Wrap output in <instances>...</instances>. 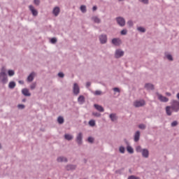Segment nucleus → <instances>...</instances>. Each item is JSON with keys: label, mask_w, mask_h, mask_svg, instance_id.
<instances>
[{"label": "nucleus", "mask_w": 179, "mask_h": 179, "mask_svg": "<svg viewBox=\"0 0 179 179\" xmlns=\"http://www.w3.org/2000/svg\"><path fill=\"white\" fill-rule=\"evenodd\" d=\"M171 106H166V113L167 115H171L173 113V111L174 113H178L179 111V101L173 100L171 103Z\"/></svg>", "instance_id": "1"}, {"label": "nucleus", "mask_w": 179, "mask_h": 179, "mask_svg": "<svg viewBox=\"0 0 179 179\" xmlns=\"http://www.w3.org/2000/svg\"><path fill=\"white\" fill-rule=\"evenodd\" d=\"M0 82H1V83H8V76H6V69L5 67L1 69L0 73Z\"/></svg>", "instance_id": "2"}, {"label": "nucleus", "mask_w": 179, "mask_h": 179, "mask_svg": "<svg viewBox=\"0 0 179 179\" xmlns=\"http://www.w3.org/2000/svg\"><path fill=\"white\" fill-rule=\"evenodd\" d=\"M146 103L145 102V100H140V101H136L134 103V107H143Z\"/></svg>", "instance_id": "3"}, {"label": "nucleus", "mask_w": 179, "mask_h": 179, "mask_svg": "<svg viewBox=\"0 0 179 179\" xmlns=\"http://www.w3.org/2000/svg\"><path fill=\"white\" fill-rule=\"evenodd\" d=\"M157 96H158L159 100L162 101L163 103H167V101H169V98L164 96L159 93H157Z\"/></svg>", "instance_id": "4"}, {"label": "nucleus", "mask_w": 179, "mask_h": 179, "mask_svg": "<svg viewBox=\"0 0 179 179\" xmlns=\"http://www.w3.org/2000/svg\"><path fill=\"white\" fill-rule=\"evenodd\" d=\"M73 92L74 94H76V95L79 94L80 90L79 88V85H78L77 83H74Z\"/></svg>", "instance_id": "5"}, {"label": "nucleus", "mask_w": 179, "mask_h": 179, "mask_svg": "<svg viewBox=\"0 0 179 179\" xmlns=\"http://www.w3.org/2000/svg\"><path fill=\"white\" fill-rule=\"evenodd\" d=\"M124 56V51L121 50H117L115 53V58H121V57Z\"/></svg>", "instance_id": "6"}, {"label": "nucleus", "mask_w": 179, "mask_h": 179, "mask_svg": "<svg viewBox=\"0 0 179 179\" xmlns=\"http://www.w3.org/2000/svg\"><path fill=\"white\" fill-rule=\"evenodd\" d=\"M117 22L122 27L125 26V20L122 17H117Z\"/></svg>", "instance_id": "7"}, {"label": "nucleus", "mask_w": 179, "mask_h": 179, "mask_svg": "<svg viewBox=\"0 0 179 179\" xmlns=\"http://www.w3.org/2000/svg\"><path fill=\"white\" fill-rule=\"evenodd\" d=\"M99 40L101 44H106V43H107V36L101 35V36H99Z\"/></svg>", "instance_id": "8"}, {"label": "nucleus", "mask_w": 179, "mask_h": 179, "mask_svg": "<svg viewBox=\"0 0 179 179\" xmlns=\"http://www.w3.org/2000/svg\"><path fill=\"white\" fill-rule=\"evenodd\" d=\"M29 10H31L33 16H37L38 15V12H37V10L34 9L33 6H29Z\"/></svg>", "instance_id": "9"}, {"label": "nucleus", "mask_w": 179, "mask_h": 179, "mask_svg": "<svg viewBox=\"0 0 179 179\" xmlns=\"http://www.w3.org/2000/svg\"><path fill=\"white\" fill-rule=\"evenodd\" d=\"M82 138H83L82 133H79L76 138V142L77 143H78V145H82Z\"/></svg>", "instance_id": "10"}, {"label": "nucleus", "mask_w": 179, "mask_h": 179, "mask_svg": "<svg viewBox=\"0 0 179 179\" xmlns=\"http://www.w3.org/2000/svg\"><path fill=\"white\" fill-rule=\"evenodd\" d=\"M34 76H36V73H34V72L31 73L27 78V82H33Z\"/></svg>", "instance_id": "11"}, {"label": "nucleus", "mask_w": 179, "mask_h": 179, "mask_svg": "<svg viewBox=\"0 0 179 179\" xmlns=\"http://www.w3.org/2000/svg\"><path fill=\"white\" fill-rule=\"evenodd\" d=\"M141 152L143 157H149V150H148L147 149H143Z\"/></svg>", "instance_id": "12"}, {"label": "nucleus", "mask_w": 179, "mask_h": 179, "mask_svg": "<svg viewBox=\"0 0 179 179\" xmlns=\"http://www.w3.org/2000/svg\"><path fill=\"white\" fill-rule=\"evenodd\" d=\"M112 43L114 45H120V44H121V40L120 38H113Z\"/></svg>", "instance_id": "13"}, {"label": "nucleus", "mask_w": 179, "mask_h": 179, "mask_svg": "<svg viewBox=\"0 0 179 179\" xmlns=\"http://www.w3.org/2000/svg\"><path fill=\"white\" fill-rule=\"evenodd\" d=\"M22 94H24V96H31V94H30V92H29V90H27L26 88L23 89L22 90Z\"/></svg>", "instance_id": "14"}, {"label": "nucleus", "mask_w": 179, "mask_h": 179, "mask_svg": "<svg viewBox=\"0 0 179 179\" xmlns=\"http://www.w3.org/2000/svg\"><path fill=\"white\" fill-rule=\"evenodd\" d=\"M94 107L98 111H100V113H103L104 111V108L100 105L94 104Z\"/></svg>", "instance_id": "15"}, {"label": "nucleus", "mask_w": 179, "mask_h": 179, "mask_svg": "<svg viewBox=\"0 0 179 179\" xmlns=\"http://www.w3.org/2000/svg\"><path fill=\"white\" fill-rule=\"evenodd\" d=\"M140 136H141V132H139V131H136L135 135H134L135 142H138V141H139Z\"/></svg>", "instance_id": "16"}, {"label": "nucleus", "mask_w": 179, "mask_h": 179, "mask_svg": "<svg viewBox=\"0 0 179 179\" xmlns=\"http://www.w3.org/2000/svg\"><path fill=\"white\" fill-rule=\"evenodd\" d=\"M145 87L147 90H153L155 89V87L152 84H145Z\"/></svg>", "instance_id": "17"}, {"label": "nucleus", "mask_w": 179, "mask_h": 179, "mask_svg": "<svg viewBox=\"0 0 179 179\" xmlns=\"http://www.w3.org/2000/svg\"><path fill=\"white\" fill-rule=\"evenodd\" d=\"M78 101L80 104H83V103H85V96L80 95L78 99Z\"/></svg>", "instance_id": "18"}, {"label": "nucleus", "mask_w": 179, "mask_h": 179, "mask_svg": "<svg viewBox=\"0 0 179 179\" xmlns=\"http://www.w3.org/2000/svg\"><path fill=\"white\" fill-rule=\"evenodd\" d=\"M53 15H55V16H57V15H59V7H55L53 9Z\"/></svg>", "instance_id": "19"}, {"label": "nucleus", "mask_w": 179, "mask_h": 179, "mask_svg": "<svg viewBox=\"0 0 179 179\" xmlns=\"http://www.w3.org/2000/svg\"><path fill=\"white\" fill-rule=\"evenodd\" d=\"M15 86H16V83L15 82L12 81L9 83L8 87L10 89H15Z\"/></svg>", "instance_id": "20"}, {"label": "nucleus", "mask_w": 179, "mask_h": 179, "mask_svg": "<svg viewBox=\"0 0 179 179\" xmlns=\"http://www.w3.org/2000/svg\"><path fill=\"white\" fill-rule=\"evenodd\" d=\"M64 138L67 141H71V139H73V136H72V135L70 134H65Z\"/></svg>", "instance_id": "21"}, {"label": "nucleus", "mask_w": 179, "mask_h": 179, "mask_svg": "<svg viewBox=\"0 0 179 179\" xmlns=\"http://www.w3.org/2000/svg\"><path fill=\"white\" fill-rule=\"evenodd\" d=\"M92 20L93 22H94V23H100L101 20H100V18L94 16V17H92Z\"/></svg>", "instance_id": "22"}, {"label": "nucleus", "mask_w": 179, "mask_h": 179, "mask_svg": "<svg viewBox=\"0 0 179 179\" xmlns=\"http://www.w3.org/2000/svg\"><path fill=\"white\" fill-rule=\"evenodd\" d=\"M57 162H68V160L66 159V158L64 157H59L57 158Z\"/></svg>", "instance_id": "23"}, {"label": "nucleus", "mask_w": 179, "mask_h": 179, "mask_svg": "<svg viewBox=\"0 0 179 179\" xmlns=\"http://www.w3.org/2000/svg\"><path fill=\"white\" fill-rule=\"evenodd\" d=\"M110 118L111 121H117V116L115 115V114H110Z\"/></svg>", "instance_id": "24"}, {"label": "nucleus", "mask_w": 179, "mask_h": 179, "mask_svg": "<svg viewBox=\"0 0 179 179\" xmlns=\"http://www.w3.org/2000/svg\"><path fill=\"white\" fill-rule=\"evenodd\" d=\"M66 169L67 170H75L76 166L75 165H68Z\"/></svg>", "instance_id": "25"}, {"label": "nucleus", "mask_w": 179, "mask_h": 179, "mask_svg": "<svg viewBox=\"0 0 179 179\" xmlns=\"http://www.w3.org/2000/svg\"><path fill=\"white\" fill-rule=\"evenodd\" d=\"M127 150L129 153H134V148L129 145L127 146Z\"/></svg>", "instance_id": "26"}, {"label": "nucleus", "mask_w": 179, "mask_h": 179, "mask_svg": "<svg viewBox=\"0 0 179 179\" xmlns=\"http://www.w3.org/2000/svg\"><path fill=\"white\" fill-rule=\"evenodd\" d=\"M89 125L90 127H94V125H96V122L94 120H91L89 121Z\"/></svg>", "instance_id": "27"}, {"label": "nucleus", "mask_w": 179, "mask_h": 179, "mask_svg": "<svg viewBox=\"0 0 179 179\" xmlns=\"http://www.w3.org/2000/svg\"><path fill=\"white\" fill-rule=\"evenodd\" d=\"M57 122H58L59 124H64V117L59 116V117L57 118Z\"/></svg>", "instance_id": "28"}, {"label": "nucleus", "mask_w": 179, "mask_h": 179, "mask_svg": "<svg viewBox=\"0 0 179 179\" xmlns=\"http://www.w3.org/2000/svg\"><path fill=\"white\" fill-rule=\"evenodd\" d=\"M80 10L83 12V13H85V12H86V6H81Z\"/></svg>", "instance_id": "29"}, {"label": "nucleus", "mask_w": 179, "mask_h": 179, "mask_svg": "<svg viewBox=\"0 0 179 179\" xmlns=\"http://www.w3.org/2000/svg\"><path fill=\"white\" fill-rule=\"evenodd\" d=\"M137 29L138 30V31H141V33H145V28L142 27H138Z\"/></svg>", "instance_id": "30"}, {"label": "nucleus", "mask_w": 179, "mask_h": 179, "mask_svg": "<svg viewBox=\"0 0 179 179\" xmlns=\"http://www.w3.org/2000/svg\"><path fill=\"white\" fill-rule=\"evenodd\" d=\"M8 73V76H13V75H15V71L13 70H9Z\"/></svg>", "instance_id": "31"}, {"label": "nucleus", "mask_w": 179, "mask_h": 179, "mask_svg": "<svg viewBox=\"0 0 179 179\" xmlns=\"http://www.w3.org/2000/svg\"><path fill=\"white\" fill-rule=\"evenodd\" d=\"M119 150L120 153H125V148L124 147H120Z\"/></svg>", "instance_id": "32"}, {"label": "nucleus", "mask_w": 179, "mask_h": 179, "mask_svg": "<svg viewBox=\"0 0 179 179\" xmlns=\"http://www.w3.org/2000/svg\"><path fill=\"white\" fill-rule=\"evenodd\" d=\"M138 128H140V129H145V128H146V126L143 124H141L138 126Z\"/></svg>", "instance_id": "33"}, {"label": "nucleus", "mask_w": 179, "mask_h": 179, "mask_svg": "<svg viewBox=\"0 0 179 179\" xmlns=\"http://www.w3.org/2000/svg\"><path fill=\"white\" fill-rule=\"evenodd\" d=\"M50 42L52 43V44H55V43H57V38H51Z\"/></svg>", "instance_id": "34"}, {"label": "nucleus", "mask_w": 179, "mask_h": 179, "mask_svg": "<svg viewBox=\"0 0 179 179\" xmlns=\"http://www.w3.org/2000/svg\"><path fill=\"white\" fill-rule=\"evenodd\" d=\"M166 58H167L169 61H173V57L171 56V55H166Z\"/></svg>", "instance_id": "35"}, {"label": "nucleus", "mask_w": 179, "mask_h": 179, "mask_svg": "<svg viewBox=\"0 0 179 179\" xmlns=\"http://www.w3.org/2000/svg\"><path fill=\"white\" fill-rule=\"evenodd\" d=\"M136 152H142V148L141 146H137L136 148Z\"/></svg>", "instance_id": "36"}, {"label": "nucleus", "mask_w": 179, "mask_h": 179, "mask_svg": "<svg viewBox=\"0 0 179 179\" xmlns=\"http://www.w3.org/2000/svg\"><path fill=\"white\" fill-rule=\"evenodd\" d=\"M94 141V138H93L92 137L88 138V142H90V143H93Z\"/></svg>", "instance_id": "37"}, {"label": "nucleus", "mask_w": 179, "mask_h": 179, "mask_svg": "<svg viewBox=\"0 0 179 179\" xmlns=\"http://www.w3.org/2000/svg\"><path fill=\"white\" fill-rule=\"evenodd\" d=\"M178 122L177 121H174L171 123V127H176L178 125Z\"/></svg>", "instance_id": "38"}, {"label": "nucleus", "mask_w": 179, "mask_h": 179, "mask_svg": "<svg viewBox=\"0 0 179 179\" xmlns=\"http://www.w3.org/2000/svg\"><path fill=\"white\" fill-rule=\"evenodd\" d=\"M121 34L122 36H125V34H127V30L126 29H123L121 31Z\"/></svg>", "instance_id": "39"}, {"label": "nucleus", "mask_w": 179, "mask_h": 179, "mask_svg": "<svg viewBox=\"0 0 179 179\" xmlns=\"http://www.w3.org/2000/svg\"><path fill=\"white\" fill-rule=\"evenodd\" d=\"M31 90H34V89H36V83H33L31 86H30Z\"/></svg>", "instance_id": "40"}, {"label": "nucleus", "mask_w": 179, "mask_h": 179, "mask_svg": "<svg viewBox=\"0 0 179 179\" xmlns=\"http://www.w3.org/2000/svg\"><path fill=\"white\" fill-rule=\"evenodd\" d=\"M94 94L96 96H100V94H101V91H95Z\"/></svg>", "instance_id": "41"}, {"label": "nucleus", "mask_w": 179, "mask_h": 179, "mask_svg": "<svg viewBox=\"0 0 179 179\" xmlns=\"http://www.w3.org/2000/svg\"><path fill=\"white\" fill-rule=\"evenodd\" d=\"M140 2H143V3H148V0H139Z\"/></svg>", "instance_id": "42"}, {"label": "nucleus", "mask_w": 179, "mask_h": 179, "mask_svg": "<svg viewBox=\"0 0 179 179\" xmlns=\"http://www.w3.org/2000/svg\"><path fill=\"white\" fill-rule=\"evenodd\" d=\"M58 76H59V78H64V73H58Z\"/></svg>", "instance_id": "43"}, {"label": "nucleus", "mask_w": 179, "mask_h": 179, "mask_svg": "<svg viewBox=\"0 0 179 179\" xmlns=\"http://www.w3.org/2000/svg\"><path fill=\"white\" fill-rule=\"evenodd\" d=\"M34 3H35V5H39L40 0H34Z\"/></svg>", "instance_id": "44"}, {"label": "nucleus", "mask_w": 179, "mask_h": 179, "mask_svg": "<svg viewBox=\"0 0 179 179\" xmlns=\"http://www.w3.org/2000/svg\"><path fill=\"white\" fill-rule=\"evenodd\" d=\"M113 90H114V92H117V93H120V89L119 88L115 87V88H113Z\"/></svg>", "instance_id": "45"}, {"label": "nucleus", "mask_w": 179, "mask_h": 179, "mask_svg": "<svg viewBox=\"0 0 179 179\" xmlns=\"http://www.w3.org/2000/svg\"><path fill=\"white\" fill-rule=\"evenodd\" d=\"M127 24H129V26H132L134 24V23L132 22V21H129L127 22Z\"/></svg>", "instance_id": "46"}, {"label": "nucleus", "mask_w": 179, "mask_h": 179, "mask_svg": "<svg viewBox=\"0 0 179 179\" xmlns=\"http://www.w3.org/2000/svg\"><path fill=\"white\" fill-rule=\"evenodd\" d=\"M24 108V105H22V104L18 105V108Z\"/></svg>", "instance_id": "47"}, {"label": "nucleus", "mask_w": 179, "mask_h": 179, "mask_svg": "<svg viewBox=\"0 0 179 179\" xmlns=\"http://www.w3.org/2000/svg\"><path fill=\"white\" fill-rule=\"evenodd\" d=\"M97 10V7L96 6H94L93 8H92V10Z\"/></svg>", "instance_id": "48"}, {"label": "nucleus", "mask_w": 179, "mask_h": 179, "mask_svg": "<svg viewBox=\"0 0 179 179\" xmlns=\"http://www.w3.org/2000/svg\"><path fill=\"white\" fill-rule=\"evenodd\" d=\"M20 85H23L24 82L23 80H20L19 81Z\"/></svg>", "instance_id": "49"}, {"label": "nucleus", "mask_w": 179, "mask_h": 179, "mask_svg": "<svg viewBox=\"0 0 179 179\" xmlns=\"http://www.w3.org/2000/svg\"><path fill=\"white\" fill-rule=\"evenodd\" d=\"M86 86H87V87H90V83H87V84H86Z\"/></svg>", "instance_id": "50"}, {"label": "nucleus", "mask_w": 179, "mask_h": 179, "mask_svg": "<svg viewBox=\"0 0 179 179\" xmlns=\"http://www.w3.org/2000/svg\"><path fill=\"white\" fill-rule=\"evenodd\" d=\"M166 96H171V94L170 92H166Z\"/></svg>", "instance_id": "51"}, {"label": "nucleus", "mask_w": 179, "mask_h": 179, "mask_svg": "<svg viewBox=\"0 0 179 179\" xmlns=\"http://www.w3.org/2000/svg\"><path fill=\"white\" fill-rule=\"evenodd\" d=\"M177 98H178V100H179V93L177 94Z\"/></svg>", "instance_id": "52"}, {"label": "nucleus", "mask_w": 179, "mask_h": 179, "mask_svg": "<svg viewBox=\"0 0 179 179\" xmlns=\"http://www.w3.org/2000/svg\"><path fill=\"white\" fill-rule=\"evenodd\" d=\"M119 1H124V0H119Z\"/></svg>", "instance_id": "53"}, {"label": "nucleus", "mask_w": 179, "mask_h": 179, "mask_svg": "<svg viewBox=\"0 0 179 179\" xmlns=\"http://www.w3.org/2000/svg\"><path fill=\"white\" fill-rule=\"evenodd\" d=\"M0 149H1V144H0Z\"/></svg>", "instance_id": "54"}]
</instances>
